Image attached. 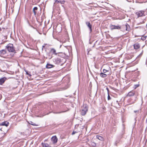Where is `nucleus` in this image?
Returning a JSON list of instances; mask_svg holds the SVG:
<instances>
[{
  "label": "nucleus",
  "mask_w": 147,
  "mask_h": 147,
  "mask_svg": "<svg viewBox=\"0 0 147 147\" xmlns=\"http://www.w3.org/2000/svg\"><path fill=\"white\" fill-rule=\"evenodd\" d=\"M88 111V106L86 104H84L81 107L80 110L81 114L82 115H84Z\"/></svg>",
  "instance_id": "1"
},
{
  "label": "nucleus",
  "mask_w": 147,
  "mask_h": 147,
  "mask_svg": "<svg viewBox=\"0 0 147 147\" xmlns=\"http://www.w3.org/2000/svg\"><path fill=\"white\" fill-rule=\"evenodd\" d=\"M6 48L9 52H14L15 51L14 47L12 44L7 45L6 46Z\"/></svg>",
  "instance_id": "2"
},
{
  "label": "nucleus",
  "mask_w": 147,
  "mask_h": 147,
  "mask_svg": "<svg viewBox=\"0 0 147 147\" xmlns=\"http://www.w3.org/2000/svg\"><path fill=\"white\" fill-rule=\"evenodd\" d=\"M121 26L122 27L121 31H124L126 30L129 31L130 29V26L127 23H126L125 25H123Z\"/></svg>",
  "instance_id": "3"
},
{
  "label": "nucleus",
  "mask_w": 147,
  "mask_h": 147,
  "mask_svg": "<svg viewBox=\"0 0 147 147\" xmlns=\"http://www.w3.org/2000/svg\"><path fill=\"white\" fill-rule=\"evenodd\" d=\"M110 28L111 30L114 29L121 30L122 27L120 25H117L116 26L113 25H111L110 26Z\"/></svg>",
  "instance_id": "4"
},
{
  "label": "nucleus",
  "mask_w": 147,
  "mask_h": 147,
  "mask_svg": "<svg viewBox=\"0 0 147 147\" xmlns=\"http://www.w3.org/2000/svg\"><path fill=\"white\" fill-rule=\"evenodd\" d=\"M144 11H139L136 12V14L138 16V18L139 17L143 16H144Z\"/></svg>",
  "instance_id": "5"
},
{
  "label": "nucleus",
  "mask_w": 147,
  "mask_h": 147,
  "mask_svg": "<svg viewBox=\"0 0 147 147\" xmlns=\"http://www.w3.org/2000/svg\"><path fill=\"white\" fill-rule=\"evenodd\" d=\"M51 140L53 144L56 143L58 139L56 136H53L51 138Z\"/></svg>",
  "instance_id": "6"
},
{
  "label": "nucleus",
  "mask_w": 147,
  "mask_h": 147,
  "mask_svg": "<svg viewBox=\"0 0 147 147\" xmlns=\"http://www.w3.org/2000/svg\"><path fill=\"white\" fill-rule=\"evenodd\" d=\"M86 24L89 29L90 32H92V25L90 23L88 22H86Z\"/></svg>",
  "instance_id": "7"
},
{
  "label": "nucleus",
  "mask_w": 147,
  "mask_h": 147,
  "mask_svg": "<svg viewBox=\"0 0 147 147\" xmlns=\"http://www.w3.org/2000/svg\"><path fill=\"white\" fill-rule=\"evenodd\" d=\"M134 48L135 49H137L140 48L139 44L138 43H136L134 45Z\"/></svg>",
  "instance_id": "8"
},
{
  "label": "nucleus",
  "mask_w": 147,
  "mask_h": 147,
  "mask_svg": "<svg viewBox=\"0 0 147 147\" xmlns=\"http://www.w3.org/2000/svg\"><path fill=\"white\" fill-rule=\"evenodd\" d=\"M6 79V78L5 77L2 78L0 79V84L1 85L3 84L5 80Z\"/></svg>",
  "instance_id": "9"
},
{
  "label": "nucleus",
  "mask_w": 147,
  "mask_h": 147,
  "mask_svg": "<svg viewBox=\"0 0 147 147\" xmlns=\"http://www.w3.org/2000/svg\"><path fill=\"white\" fill-rule=\"evenodd\" d=\"M0 56H2L5 55L6 53V51L5 50L3 49L0 51Z\"/></svg>",
  "instance_id": "10"
},
{
  "label": "nucleus",
  "mask_w": 147,
  "mask_h": 147,
  "mask_svg": "<svg viewBox=\"0 0 147 147\" xmlns=\"http://www.w3.org/2000/svg\"><path fill=\"white\" fill-rule=\"evenodd\" d=\"M50 52L53 55H57V53L56 52V50L53 48H52L51 49Z\"/></svg>",
  "instance_id": "11"
},
{
  "label": "nucleus",
  "mask_w": 147,
  "mask_h": 147,
  "mask_svg": "<svg viewBox=\"0 0 147 147\" xmlns=\"http://www.w3.org/2000/svg\"><path fill=\"white\" fill-rule=\"evenodd\" d=\"M9 124L8 122L7 121L3 122L1 123L0 124V125L3 126H7Z\"/></svg>",
  "instance_id": "12"
},
{
  "label": "nucleus",
  "mask_w": 147,
  "mask_h": 147,
  "mask_svg": "<svg viewBox=\"0 0 147 147\" xmlns=\"http://www.w3.org/2000/svg\"><path fill=\"white\" fill-rule=\"evenodd\" d=\"M55 66L49 63H47L46 66V67L47 68H51L52 67H53Z\"/></svg>",
  "instance_id": "13"
},
{
  "label": "nucleus",
  "mask_w": 147,
  "mask_h": 147,
  "mask_svg": "<svg viewBox=\"0 0 147 147\" xmlns=\"http://www.w3.org/2000/svg\"><path fill=\"white\" fill-rule=\"evenodd\" d=\"M135 92L134 91H131L129 92L127 96H134L135 94Z\"/></svg>",
  "instance_id": "14"
},
{
  "label": "nucleus",
  "mask_w": 147,
  "mask_h": 147,
  "mask_svg": "<svg viewBox=\"0 0 147 147\" xmlns=\"http://www.w3.org/2000/svg\"><path fill=\"white\" fill-rule=\"evenodd\" d=\"M55 2L56 3L63 4L65 2V1L64 0H56Z\"/></svg>",
  "instance_id": "15"
},
{
  "label": "nucleus",
  "mask_w": 147,
  "mask_h": 147,
  "mask_svg": "<svg viewBox=\"0 0 147 147\" xmlns=\"http://www.w3.org/2000/svg\"><path fill=\"white\" fill-rule=\"evenodd\" d=\"M42 144L43 147H51V146L49 145L47 143H42Z\"/></svg>",
  "instance_id": "16"
},
{
  "label": "nucleus",
  "mask_w": 147,
  "mask_h": 147,
  "mask_svg": "<svg viewBox=\"0 0 147 147\" xmlns=\"http://www.w3.org/2000/svg\"><path fill=\"white\" fill-rule=\"evenodd\" d=\"M100 76L102 78H106L107 76V75L102 73L101 72L100 73Z\"/></svg>",
  "instance_id": "17"
},
{
  "label": "nucleus",
  "mask_w": 147,
  "mask_h": 147,
  "mask_svg": "<svg viewBox=\"0 0 147 147\" xmlns=\"http://www.w3.org/2000/svg\"><path fill=\"white\" fill-rule=\"evenodd\" d=\"M55 62L57 63H59L61 62V59L59 58H58L55 59Z\"/></svg>",
  "instance_id": "18"
},
{
  "label": "nucleus",
  "mask_w": 147,
  "mask_h": 147,
  "mask_svg": "<svg viewBox=\"0 0 147 147\" xmlns=\"http://www.w3.org/2000/svg\"><path fill=\"white\" fill-rule=\"evenodd\" d=\"M38 9V8L37 7H34L33 9V11L34 13V14L35 15H36V12L35 11V10H36Z\"/></svg>",
  "instance_id": "19"
},
{
  "label": "nucleus",
  "mask_w": 147,
  "mask_h": 147,
  "mask_svg": "<svg viewBox=\"0 0 147 147\" xmlns=\"http://www.w3.org/2000/svg\"><path fill=\"white\" fill-rule=\"evenodd\" d=\"M96 137L97 139L100 140H102L103 139V138L102 137L98 135H97Z\"/></svg>",
  "instance_id": "20"
},
{
  "label": "nucleus",
  "mask_w": 147,
  "mask_h": 147,
  "mask_svg": "<svg viewBox=\"0 0 147 147\" xmlns=\"http://www.w3.org/2000/svg\"><path fill=\"white\" fill-rule=\"evenodd\" d=\"M29 123L30 124H31L32 125H33V126H37L38 125H36V124L35 123H34V122H33L32 121H30L29 122Z\"/></svg>",
  "instance_id": "21"
},
{
  "label": "nucleus",
  "mask_w": 147,
  "mask_h": 147,
  "mask_svg": "<svg viewBox=\"0 0 147 147\" xmlns=\"http://www.w3.org/2000/svg\"><path fill=\"white\" fill-rule=\"evenodd\" d=\"M146 36H142L141 37V39H142V40H144L146 39Z\"/></svg>",
  "instance_id": "22"
},
{
  "label": "nucleus",
  "mask_w": 147,
  "mask_h": 147,
  "mask_svg": "<svg viewBox=\"0 0 147 147\" xmlns=\"http://www.w3.org/2000/svg\"><path fill=\"white\" fill-rule=\"evenodd\" d=\"M108 71L105 69H103V73L105 74V73H106Z\"/></svg>",
  "instance_id": "23"
},
{
  "label": "nucleus",
  "mask_w": 147,
  "mask_h": 147,
  "mask_svg": "<svg viewBox=\"0 0 147 147\" xmlns=\"http://www.w3.org/2000/svg\"><path fill=\"white\" fill-rule=\"evenodd\" d=\"M108 94V100H110L111 99V98L109 96V94Z\"/></svg>",
  "instance_id": "24"
},
{
  "label": "nucleus",
  "mask_w": 147,
  "mask_h": 147,
  "mask_svg": "<svg viewBox=\"0 0 147 147\" xmlns=\"http://www.w3.org/2000/svg\"><path fill=\"white\" fill-rule=\"evenodd\" d=\"M106 90H107V92H108V94H109V88L108 87H107L106 88Z\"/></svg>",
  "instance_id": "25"
},
{
  "label": "nucleus",
  "mask_w": 147,
  "mask_h": 147,
  "mask_svg": "<svg viewBox=\"0 0 147 147\" xmlns=\"http://www.w3.org/2000/svg\"><path fill=\"white\" fill-rule=\"evenodd\" d=\"M25 71L26 72V74L27 75H29V76H31V75H30V74H29L28 73V72L27 71Z\"/></svg>",
  "instance_id": "26"
},
{
  "label": "nucleus",
  "mask_w": 147,
  "mask_h": 147,
  "mask_svg": "<svg viewBox=\"0 0 147 147\" xmlns=\"http://www.w3.org/2000/svg\"><path fill=\"white\" fill-rule=\"evenodd\" d=\"M48 55L49 56V57H50L49 59H51L52 57V56L50 55V54L49 53L48 54Z\"/></svg>",
  "instance_id": "27"
},
{
  "label": "nucleus",
  "mask_w": 147,
  "mask_h": 147,
  "mask_svg": "<svg viewBox=\"0 0 147 147\" xmlns=\"http://www.w3.org/2000/svg\"><path fill=\"white\" fill-rule=\"evenodd\" d=\"M134 112L135 113H138L139 112V111L138 110H136V111H134Z\"/></svg>",
  "instance_id": "28"
},
{
  "label": "nucleus",
  "mask_w": 147,
  "mask_h": 147,
  "mask_svg": "<svg viewBox=\"0 0 147 147\" xmlns=\"http://www.w3.org/2000/svg\"><path fill=\"white\" fill-rule=\"evenodd\" d=\"M76 133V132L73 131L72 133V135H74Z\"/></svg>",
  "instance_id": "29"
},
{
  "label": "nucleus",
  "mask_w": 147,
  "mask_h": 147,
  "mask_svg": "<svg viewBox=\"0 0 147 147\" xmlns=\"http://www.w3.org/2000/svg\"><path fill=\"white\" fill-rule=\"evenodd\" d=\"M110 88H111V89H113V90L114 89V88H113V87H110Z\"/></svg>",
  "instance_id": "30"
},
{
  "label": "nucleus",
  "mask_w": 147,
  "mask_h": 147,
  "mask_svg": "<svg viewBox=\"0 0 147 147\" xmlns=\"http://www.w3.org/2000/svg\"><path fill=\"white\" fill-rule=\"evenodd\" d=\"M45 47V45H43L42 46V48Z\"/></svg>",
  "instance_id": "31"
},
{
  "label": "nucleus",
  "mask_w": 147,
  "mask_h": 147,
  "mask_svg": "<svg viewBox=\"0 0 147 147\" xmlns=\"http://www.w3.org/2000/svg\"><path fill=\"white\" fill-rule=\"evenodd\" d=\"M2 18L1 17H0V21L1 20Z\"/></svg>",
  "instance_id": "32"
},
{
  "label": "nucleus",
  "mask_w": 147,
  "mask_h": 147,
  "mask_svg": "<svg viewBox=\"0 0 147 147\" xmlns=\"http://www.w3.org/2000/svg\"><path fill=\"white\" fill-rule=\"evenodd\" d=\"M146 27H147V23L146 24Z\"/></svg>",
  "instance_id": "33"
},
{
  "label": "nucleus",
  "mask_w": 147,
  "mask_h": 147,
  "mask_svg": "<svg viewBox=\"0 0 147 147\" xmlns=\"http://www.w3.org/2000/svg\"><path fill=\"white\" fill-rule=\"evenodd\" d=\"M61 45L60 46V48H61Z\"/></svg>",
  "instance_id": "34"
},
{
  "label": "nucleus",
  "mask_w": 147,
  "mask_h": 147,
  "mask_svg": "<svg viewBox=\"0 0 147 147\" xmlns=\"http://www.w3.org/2000/svg\"><path fill=\"white\" fill-rule=\"evenodd\" d=\"M93 144L95 145V143H94Z\"/></svg>",
  "instance_id": "35"
},
{
  "label": "nucleus",
  "mask_w": 147,
  "mask_h": 147,
  "mask_svg": "<svg viewBox=\"0 0 147 147\" xmlns=\"http://www.w3.org/2000/svg\"><path fill=\"white\" fill-rule=\"evenodd\" d=\"M0 17H1L0 16Z\"/></svg>",
  "instance_id": "36"
}]
</instances>
